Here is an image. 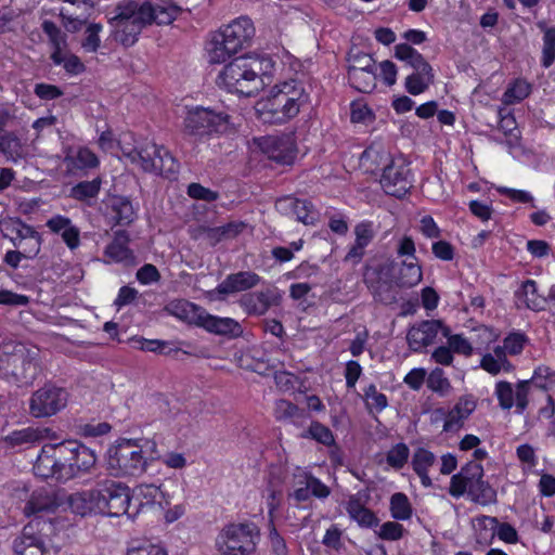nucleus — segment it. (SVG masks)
Instances as JSON below:
<instances>
[{
	"instance_id": "f257e3e1",
	"label": "nucleus",
	"mask_w": 555,
	"mask_h": 555,
	"mask_svg": "<svg viewBox=\"0 0 555 555\" xmlns=\"http://www.w3.org/2000/svg\"><path fill=\"white\" fill-rule=\"evenodd\" d=\"M116 14L109 18L115 28V39L125 47H131L138 41L142 29L155 22L168 25L178 16L177 5H153L150 2L139 4L134 1H122L116 9Z\"/></svg>"
},
{
	"instance_id": "f03ea898",
	"label": "nucleus",
	"mask_w": 555,
	"mask_h": 555,
	"mask_svg": "<svg viewBox=\"0 0 555 555\" xmlns=\"http://www.w3.org/2000/svg\"><path fill=\"white\" fill-rule=\"evenodd\" d=\"M275 62L268 54H246L233 59L219 73L217 81L231 93L255 95L271 76Z\"/></svg>"
},
{
	"instance_id": "7ed1b4c3",
	"label": "nucleus",
	"mask_w": 555,
	"mask_h": 555,
	"mask_svg": "<svg viewBox=\"0 0 555 555\" xmlns=\"http://www.w3.org/2000/svg\"><path fill=\"white\" fill-rule=\"evenodd\" d=\"M309 101L304 85L295 79L276 83L270 94L258 103L263 122L281 125L296 117L300 107Z\"/></svg>"
},
{
	"instance_id": "20e7f679",
	"label": "nucleus",
	"mask_w": 555,
	"mask_h": 555,
	"mask_svg": "<svg viewBox=\"0 0 555 555\" xmlns=\"http://www.w3.org/2000/svg\"><path fill=\"white\" fill-rule=\"evenodd\" d=\"M255 26L248 16H240L217 31L208 48L209 62L220 64L250 46Z\"/></svg>"
},
{
	"instance_id": "39448f33",
	"label": "nucleus",
	"mask_w": 555,
	"mask_h": 555,
	"mask_svg": "<svg viewBox=\"0 0 555 555\" xmlns=\"http://www.w3.org/2000/svg\"><path fill=\"white\" fill-rule=\"evenodd\" d=\"M385 160L380 177V185L386 194L402 198L413 185V175L409 163L402 156L390 157L383 149L370 146L363 152V157L375 160L377 157Z\"/></svg>"
},
{
	"instance_id": "423d86ee",
	"label": "nucleus",
	"mask_w": 555,
	"mask_h": 555,
	"mask_svg": "<svg viewBox=\"0 0 555 555\" xmlns=\"http://www.w3.org/2000/svg\"><path fill=\"white\" fill-rule=\"evenodd\" d=\"M122 154L146 172H154L167 179H176L180 164L163 145L146 141L133 149L122 147Z\"/></svg>"
},
{
	"instance_id": "0eeeda50",
	"label": "nucleus",
	"mask_w": 555,
	"mask_h": 555,
	"mask_svg": "<svg viewBox=\"0 0 555 555\" xmlns=\"http://www.w3.org/2000/svg\"><path fill=\"white\" fill-rule=\"evenodd\" d=\"M57 459L61 462L59 481L80 478L91 473L96 464L95 452L77 440H66L57 443Z\"/></svg>"
},
{
	"instance_id": "6e6552de",
	"label": "nucleus",
	"mask_w": 555,
	"mask_h": 555,
	"mask_svg": "<svg viewBox=\"0 0 555 555\" xmlns=\"http://www.w3.org/2000/svg\"><path fill=\"white\" fill-rule=\"evenodd\" d=\"M143 446L133 440H121L107 451V468L116 476H140L147 466Z\"/></svg>"
},
{
	"instance_id": "1a4fd4ad",
	"label": "nucleus",
	"mask_w": 555,
	"mask_h": 555,
	"mask_svg": "<svg viewBox=\"0 0 555 555\" xmlns=\"http://www.w3.org/2000/svg\"><path fill=\"white\" fill-rule=\"evenodd\" d=\"M259 539L256 524H231L222 530L218 546L227 555H249L256 550Z\"/></svg>"
},
{
	"instance_id": "9d476101",
	"label": "nucleus",
	"mask_w": 555,
	"mask_h": 555,
	"mask_svg": "<svg viewBox=\"0 0 555 555\" xmlns=\"http://www.w3.org/2000/svg\"><path fill=\"white\" fill-rule=\"evenodd\" d=\"M98 513L118 517L128 512L130 489L112 479H103L96 483Z\"/></svg>"
},
{
	"instance_id": "9b49d317",
	"label": "nucleus",
	"mask_w": 555,
	"mask_h": 555,
	"mask_svg": "<svg viewBox=\"0 0 555 555\" xmlns=\"http://www.w3.org/2000/svg\"><path fill=\"white\" fill-rule=\"evenodd\" d=\"M68 401V392L62 387L46 384L28 399V413L35 418H46L61 412Z\"/></svg>"
},
{
	"instance_id": "f8f14e48",
	"label": "nucleus",
	"mask_w": 555,
	"mask_h": 555,
	"mask_svg": "<svg viewBox=\"0 0 555 555\" xmlns=\"http://www.w3.org/2000/svg\"><path fill=\"white\" fill-rule=\"evenodd\" d=\"M38 356V350L27 349L22 344L14 347L7 363L11 376L18 386H29L38 377L40 373Z\"/></svg>"
},
{
	"instance_id": "ddd939ff",
	"label": "nucleus",
	"mask_w": 555,
	"mask_h": 555,
	"mask_svg": "<svg viewBox=\"0 0 555 555\" xmlns=\"http://www.w3.org/2000/svg\"><path fill=\"white\" fill-rule=\"evenodd\" d=\"M228 122V116L201 106L189 109L183 121V131L193 137L218 132Z\"/></svg>"
},
{
	"instance_id": "4468645a",
	"label": "nucleus",
	"mask_w": 555,
	"mask_h": 555,
	"mask_svg": "<svg viewBox=\"0 0 555 555\" xmlns=\"http://www.w3.org/2000/svg\"><path fill=\"white\" fill-rule=\"evenodd\" d=\"M259 147L268 158L282 165H292L297 155L295 138L292 133L266 135L259 139Z\"/></svg>"
},
{
	"instance_id": "2eb2a0df",
	"label": "nucleus",
	"mask_w": 555,
	"mask_h": 555,
	"mask_svg": "<svg viewBox=\"0 0 555 555\" xmlns=\"http://www.w3.org/2000/svg\"><path fill=\"white\" fill-rule=\"evenodd\" d=\"M450 327L440 320H426L410 327L406 334L408 345L417 352L423 348L437 343L439 335H449Z\"/></svg>"
},
{
	"instance_id": "dca6fc26",
	"label": "nucleus",
	"mask_w": 555,
	"mask_h": 555,
	"mask_svg": "<svg viewBox=\"0 0 555 555\" xmlns=\"http://www.w3.org/2000/svg\"><path fill=\"white\" fill-rule=\"evenodd\" d=\"M261 282V276L253 271L231 273L208 293L211 300H225L229 295L253 289Z\"/></svg>"
},
{
	"instance_id": "f3484780",
	"label": "nucleus",
	"mask_w": 555,
	"mask_h": 555,
	"mask_svg": "<svg viewBox=\"0 0 555 555\" xmlns=\"http://www.w3.org/2000/svg\"><path fill=\"white\" fill-rule=\"evenodd\" d=\"M528 380L517 383L515 389L512 384L506 380L498 382L495 385V396L498 398L499 405L503 410H509L515 405L516 412L518 414H522L528 406Z\"/></svg>"
},
{
	"instance_id": "a211bd4d",
	"label": "nucleus",
	"mask_w": 555,
	"mask_h": 555,
	"mask_svg": "<svg viewBox=\"0 0 555 555\" xmlns=\"http://www.w3.org/2000/svg\"><path fill=\"white\" fill-rule=\"evenodd\" d=\"M281 301V295L276 288H267L259 292H249L241 296L238 306L248 315H264L273 306Z\"/></svg>"
},
{
	"instance_id": "6ab92c4d",
	"label": "nucleus",
	"mask_w": 555,
	"mask_h": 555,
	"mask_svg": "<svg viewBox=\"0 0 555 555\" xmlns=\"http://www.w3.org/2000/svg\"><path fill=\"white\" fill-rule=\"evenodd\" d=\"M130 236L126 230L114 232L113 240L106 245L103 256L106 263H121L125 267L137 264V257L129 247Z\"/></svg>"
},
{
	"instance_id": "aec40b11",
	"label": "nucleus",
	"mask_w": 555,
	"mask_h": 555,
	"mask_svg": "<svg viewBox=\"0 0 555 555\" xmlns=\"http://www.w3.org/2000/svg\"><path fill=\"white\" fill-rule=\"evenodd\" d=\"M387 272L391 281L399 287H413L423 279V270L418 259L393 260L387 266Z\"/></svg>"
},
{
	"instance_id": "412c9836",
	"label": "nucleus",
	"mask_w": 555,
	"mask_h": 555,
	"mask_svg": "<svg viewBox=\"0 0 555 555\" xmlns=\"http://www.w3.org/2000/svg\"><path fill=\"white\" fill-rule=\"evenodd\" d=\"M276 208L283 214L295 216L297 221L307 225L314 224L319 218L318 211L307 199L285 196L278 199Z\"/></svg>"
},
{
	"instance_id": "4be33fe9",
	"label": "nucleus",
	"mask_w": 555,
	"mask_h": 555,
	"mask_svg": "<svg viewBox=\"0 0 555 555\" xmlns=\"http://www.w3.org/2000/svg\"><path fill=\"white\" fill-rule=\"evenodd\" d=\"M476 405V401L472 396L461 397L455 405L446 414L443 431H459L463 427L464 422L475 411Z\"/></svg>"
},
{
	"instance_id": "5701e85b",
	"label": "nucleus",
	"mask_w": 555,
	"mask_h": 555,
	"mask_svg": "<svg viewBox=\"0 0 555 555\" xmlns=\"http://www.w3.org/2000/svg\"><path fill=\"white\" fill-rule=\"evenodd\" d=\"M46 225L51 232L62 236L69 250L74 251L80 246V230L68 217L55 215L47 221Z\"/></svg>"
},
{
	"instance_id": "b1692460",
	"label": "nucleus",
	"mask_w": 555,
	"mask_h": 555,
	"mask_svg": "<svg viewBox=\"0 0 555 555\" xmlns=\"http://www.w3.org/2000/svg\"><path fill=\"white\" fill-rule=\"evenodd\" d=\"M57 443L42 448L34 464V473L36 476L43 479L54 478L59 481L61 462L57 459Z\"/></svg>"
},
{
	"instance_id": "393cba45",
	"label": "nucleus",
	"mask_w": 555,
	"mask_h": 555,
	"mask_svg": "<svg viewBox=\"0 0 555 555\" xmlns=\"http://www.w3.org/2000/svg\"><path fill=\"white\" fill-rule=\"evenodd\" d=\"M59 507V502L54 491L42 487L33 491L27 501L24 513L26 516L37 515L39 513H51Z\"/></svg>"
},
{
	"instance_id": "a878e982",
	"label": "nucleus",
	"mask_w": 555,
	"mask_h": 555,
	"mask_svg": "<svg viewBox=\"0 0 555 555\" xmlns=\"http://www.w3.org/2000/svg\"><path fill=\"white\" fill-rule=\"evenodd\" d=\"M39 522H29L23 529L22 535L14 541L15 555H44L43 541L36 533Z\"/></svg>"
},
{
	"instance_id": "bb28decb",
	"label": "nucleus",
	"mask_w": 555,
	"mask_h": 555,
	"mask_svg": "<svg viewBox=\"0 0 555 555\" xmlns=\"http://www.w3.org/2000/svg\"><path fill=\"white\" fill-rule=\"evenodd\" d=\"M107 209L116 225L128 227L138 217L137 208H134L132 202L126 196L113 195L109 197Z\"/></svg>"
},
{
	"instance_id": "cd10ccee",
	"label": "nucleus",
	"mask_w": 555,
	"mask_h": 555,
	"mask_svg": "<svg viewBox=\"0 0 555 555\" xmlns=\"http://www.w3.org/2000/svg\"><path fill=\"white\" fill-rule=\"evenodd\" d=\"M204 317L201 327H204L209 333L227 336L229 338H236L244 332L240 322L232 318L217 317L207 312Z\"/></svg>"
},
{
	"instance_id": "c85d7f7f",
	"label": "nucleus",
	"mask_w": 555,
	"mask_h": 555,
	"mask_svg": "<svg viewBox=\"0 0 555 555\" xmlns=\"http://www.w3.org/2000/svg\"><path fill=\"white\" fill-rule=\"evenodd\" d=\"M515 296L529 310L539 312L546 308L545 296L539 293L538 283L534 280L524 281L515 292Z\"/></svg>"
},
{
	"instance_id": "c756f323",
	"label": "nucleus",
	"mask_w": 555,
	"mask_h": 555,
	"mask_svg": "<svg viewBox=\"0 0 555 555\" xmlns=\"http://www.w3.org/2000/svg\"><path fill=\"white\" fill-rule=\"evenodd\" d=\"M273 414L278 422L292 423L296 426H301L309 418L305 409H300L285 399L275 401Z\"/></svg>"
},
{
	"instance_id": "7c9ffc66",
	"label": "nucleus",
	"mask_w": 555,
	"mask_h": 555,
	"mask_svg": "<svg viewBox=\"0 0 555 555\" xmlns=\"http://www.w3.org/2000/svg\"><path fill=\"white\" fill-rule=\"evenodd\" d=\"M346 512L360 527L373 528L379 522L376 515L370 508L365 507L361 499L357 495L349 496L346 503Z\"/></svg>"
},
{
	"instance_id": "2f4dec72",
	"label": "nucleus",
	"mask_w": 555,
	"mask_h": 555,
	"mask_svg": "<svg viewBox=\"0 0 555 555\" xmlns=\"http://www.w3.org/2000/svg\"><path fill=\"white\" fill-rule=\"evenodd\" d=\"M96 487L92 490L73 493L68 496V506L73 513L86 516L98 512Z\"/></svg>"
},
{
	"instance_id": "473e14b6",
	"label": "nucleus",
	"mask_w": 555,
	"mask_h": 555,
	"mask_svg": "<svg viewBox=\"0 0 555 555\" xmlns=\"http://www.w3.org/2000/svg\"><path fill=\"white\" fill-rule=\"evenodd\" d=\"M169 309L173 315L190 324L202 326L206 311L188 300H177L170 304Z\"/></svg>"
},
{
	"instance_id": "72a5a7b5",
	"label": "nucleus",
	"mask_w": 555,
	"mask_h": 555,
	"mask_svg": "<svg viewBox=\"0 0 555 555\" xmlns=\"http://www.w3.org/2000/svg\"><path fill=\"white\" fill-rule=\"evenodd\" d=\"M480 367L491 375H498L501 372L509 373L514 365L507 360L501 348H494L493 352H488L480 360Z\"/></svg>"
},
{
	"instance_id": "f704fd0d",
	"label": "nucleus",
	"mask_w": 555,
	"mask_h": 555,
	"mask_svg": "<svg viewBox=\"0 0 555 555\" xmlns=\"http://www.w3.org/2000/svg\"><path fill=\"white\" fill-rule=\"evenodd\" d=\"M50 431L51 429L43 427H26L12 431L7 436L5 440L13 447L34 443L47 438Z\"/></svg>"
},
{
	"instance_id": "c9c22d12",
	"label": "nucleus",
	"mask_w": 555,
	"mask_h": 555,
	"mask_svg": "<svg viewBox=\"0 0 555 555\" xmlns=\"http://www.w3.org/2000/svg\"><path fill=\"white\" fill-rule=\"evenodd\" d=\"M376 69L358 70L348 69L349 83L362 93H370L376 88Z\"/></svg>"
},
{
	"instance_id": "e433bc0d",
	"label": "nucleus",
	"mask_w": 555,
	"mask_h": 555,
	"mask_svg": "<svg viewBox=\"0 0 555 555\" xmlns=\"http://www.w3.org/2000/svg\"><path fill=\"white\" fill-rule=\"evenodd\" d=\"M539 28L543 31L541 64L543 67L548 68L555 60V26L547 27L545 24L540 23Z\"/></svg>"
},
{
	"instance_id": "4c0bfd02",
	"label": "nucleus",
	"mask_w": 555,
	"mask_h": 555,
	"mask_svg": "<svg viewBox=\"0 0 555 555\" xmlns=\"http://www.w3.org/2000/svg\"><path fill=\"white\" fill-rule=\"evenodd\" d=\"M102 180L95 178L91 181H81L74 185L70 190V196L80 202H87L95 198L101 190Z\"/></svg>"
},
{
	"instance_id": "58836bf2",
	"label": "nucleus",
	"mask_w": 555,
	"mask_h": 555,
	"mask_svg": "<svg viewBox=\"0 0 555 555\" xmlns=\"http://www.w3.org/2000/svg\"><path fill=\"white\" fill-rule=\"evenodd\" d=\"M34 228L31 225L26 224L18 218H9L0 221V232L2 236L5 238H11L13 236H25L33 235Z\"/></svg>"
},
{
	"instance_id": "ea45409f",
	"label": "nucleus",
	"mask_w": 555,
	"mask_h": 555,
	"mask_svg": "<svg viewBox=\"0 0 555 555\" xmlns=\"http://www.w3.org/2000/svg\"><path fill=\"white\" fill-rule=\"evenodd\" d=\"M412 506L408 496L397 492L390 498V514L396 520H408L412 517Z\"/></svg>"
},
{
	"instance_id": "a19ab883",
	"label": "nucleus",
	"mask_w": 555,
	"mask_h": 555,
	"mask_svg": "<svg viewBox=\"0 0 555 555\" xmlns=\"http://www.w3.org/2000/svg\"><path fill=\"white\" fill-rule=\"evenodd\" d=\"M66 163L76 169L95 168L99 166V158L88 147H80L75 155L66 157Z\"/></svg>"
},
{
	"instance_id": "79ce46f5",
	"label": "nucleus",
	"mask_w": 555,
	"mask_h": 555,
	"mask_svg": "<svg viewBox=\"0 0 555 555\" xmlns=\"http://www.w3.org/2000/svg\"><path fill=\"white\" fill-rule=\"evenodd\" d=\"M468 495L476 503L488 505L496 501V491L483 479L468 489Z\"/></svg>"
},
{
	"instance_id": "37998d69",
	"label": "nucleus",
	"mask_w": 555,
	"mask_h": 555,
	"mask_svg": "<svg viewBox=\"0 0 555 555\" xmlns=\"http://www.w3.org/2000/svg\"><path fill=\"white\" fill-rule=\"evenodd\" d=\"M531 91V86L524 79H516L503 93V102L507 105L518 103L526 99Z\"/></svg>"
},
{
	"instance_id": "c03bdc74",
	"label": "nucleus",
	"mask_w": 555,
	"mask_h": 555,
	"mask_svg": "<svg viewBox=\"0 0 555 555\" xmlns=\"http://www.w3.org/2000/svg\"><path fill=\"white\" fill-rule=\"evenodd\" d=\"M364 400L366 409L369 410L370 413H380L388 406L387 397L383 392H379L377 390L375 384H370L364 389Z\"/></svg>"
},
{
	"instance_id": "a18cd8bd",
	"label": "nucleus",
	"mask_w": 555,
	"mask_h": 555,
	"mask_svg": "<svg viewBox=\"0 0 555 555\" xmlns=\"http://www.w3.org/2000/svg\"><path fill=\"white\" fill-rule=\"evenodd\" d=\"M477 526L480 528L477 533V542L478 543H490L495 537V529L498 527L499 520L496 517L492 516H479L476 519Z\"/></svg>"
},
{
	"instance_id": "49530a36",
	"label": "nucleus",
	"mask_w": 555,
	"mask_h": 555,
	"mask_svg": "<svg viewBox=\"0 0 555 555\" xmlns=\"http://www.w3.org/2000/svg\"><path fill=\"white\" fill-rule=\"evenodd\" d=\"M427 387L441 397L449 395L452 389L451 383L444 376V372L440 367L434 369L427 377Z\"/></svg>"
},
{
	"instance_id": "de8ad7c7",
	"label": "nucleus",
	"mask_w": 555,
	"mask_h": 555,
	"mask_svg": "<svg viewBox=\"0 0 555 555\" xmlns=\"http://www.w3.org/2000/svg\"><path fill=\"white\" fill-rule=\"evenodd\" d=\"M302 438H311L324 446H333L335 443L332 430L319 422H312L309 429L301 435Z\"/></svg>"
},
{
	"instance_id": "09e8293b",
	"label": "nucleus",
	"mask_w": 555,
	"mask_h": 555,
	"mask_svg": "<svg viewBox=\"0 0 555 555\" xmlns=\"http://www.w3.org/2000/svg\"><path fill=\"white\" fill-rule=\"evenodd\" d=\"M409 456V447L404 442H399L387 452L386 462L390 467L399 470L408 463Z\"/></svg>"
},
{
	"instance_id": "8fccbe9b",
	"label": "nucleus",
	"mask_w": 555,
	"mask_h": 555,
	"mask_svg": "<svg viewBox=\"0 0 555 555\" xmlns=\"http://www.w3.org/2000/svg\"><path fill=\"white\" fill-rule=\"evenodd\" d=\"M447 343L453 353L462 354L464 357H470L474 353V347L469 339L464 337L462 334L444 335Z\"/></svg>"
},
{
	"instance_id": "3c124183",
	"label": "nucleus",
	"mask_w": 555,
	"mask_h": 555,
	"mask_svg": "<svg viewBox=\"0 0 555 555\" xmlns=\"http://www.w3.org/2000/svg\"><path fill=\"white\" fill-rule=\"evenodd\" d=\"M526 343L527 337L525 334L511 333L504 338L503 345L496 346V348H501L505 353V357H507V354L517 356L522 352Z\"/></svg>"
},
{
	"instance_id": "603ef678",
	"label": "nucleus",
	"mask_w": 555,
	"mask_h": 555,
	"mask_svg": "<svg viewBox=\"0 0 555 555\" xmlns=\"http://www.w3.org/2000/svg\"><path fill=\"white\" fill-rule=\"evenodd\" d=\"M435 462L436 456L431 451L425 448H418L413 454L412 467L415 473L428 472Z\"/></svg>"
},
{
	"instance_id": "864d4df0",
	"label": "nucleus",
	"mask_w": 555,
	"mask_h": 555,
	"mask_svg": "<svg viewBox=\"0 0 555 555\" xmlns=\"http://www.w3.org/2000/svg\"><path fill=\"white\" fill-rule=\"evenodd\" d=\"M395 56L406 62L413 69L418 63L424 61V56L408 43H400L395 47Z\"/></svg>"
},
{
	"instance_id": "5fc2aeb1",
	"label": "nucleus",
	"mask_w": 555,
	"mask_h": 555,
	"mask_svg": "<svg viewBox=\"0 0 555 555\" xmlns=\"http://www.w3.org/2000/svg\"><path fill=\"white\" fill-rule=\"evenodd\" d=\"M41 28L48 36L52 48L66 47V36L54 22L46 20L42 22Z\"/></svg>"
},
{
	"instance_id": "6e6d98bb",
	"label": "nucleus",
	"mask_w": 555,
	"mask_h": 555,
	"mask_svg": "<svg viewBox=\"0 0 555 555\" xmlns=\"http://www.w3.org/2000/svg\"><path fill=\"white\" fill-rule=\"evenodd\" d=\"M41 28L48 36L52 48L66 47V36L54 22L46 20L42 22Z\"/></svg>"
},
{
	"instance_id": "4d7b16f0",
	"label": "nucleus",
	"mask_w": 555,
	"mask_h": 555,
	"mask_svg": "<svg viewBox=\"0 0 555 555\" xmlns=\"http://www.w3.org/2000/svg\"><path fill=\"white\" fill-rule=\"evenodd\" d=\"M41 28L48 36L52 48L66 47V36L54 22L46 20L42 22Z\"/></svg>"
},
{
	"instance_id": "13d9d810",
	"label": "nucleus",
	"mask_w": 555,
	"mask_h": 555,
	"mask_svg": "<svg viewBox=\"0 0 555 555\" xmlns=\"http://www.w3.org/2000/svg\"><path fill=\"white\" fill-rule=\"evenodd\" d=\"M0 152L12 159L20 157L22 153V144L20 139L13 133L0 135Z\"/></svg>"
},
{
	"instance_id": "bf43d9fd",
	"label": "nucleus",
	"mask_w": 555,
	"mask_h": 555,
	"mask_svg": "<svg viewBox=\"0 0 555 555\" xmlns=\"http://www.w3.org/2000/svg\"><path fill=\"white\" fill-rule=\"evenodd\" d=\"M406 530L397 521H386L376 532L378 538L386 541H398L403 538Z\"/></svg>"
},
{
	"instance_id": "052dcab7",
	"label": "nucleus",
	"mask_w": 555,
	"mask_h": 555,
	"mask_svg": "<svg viewBox=\"0 0 555 555\" xmlns=\"http://www.w3.org/2000/svg\"><path fill=\"white\" fill-rule=\"evenodd\" d=\"M103 29V26L99 23L90 24L85 31V39L81 43L82 48L87 52H95L101 43L99 34Z\"/></svg>"
},
{
	"instance_id": "680f3d73",
	"label": "nucleus",
	"mask_w": 555,
	"mask_h": 555,
	"mask_svg": "<svg viewBox=\"0 0 555 555\" xmlns=\"http://www.w3.org/2000/svg\"><path fill=\"white\" fill-rule=\"evenodd\" d=\"M433 81L429 77H423L413 73L405 78L404 86L410 94L418 95L427 90Z\"/></svg>"
},
{
	"instance_id": "e2e57ef3",
	"label": "nucleus",
	"mask_w": 555,
	"mask_h": 555,
	"mask_svg": "<svg viewBox=\"0 0 555 555\" xmlns=\"http://www.w3.org/2000/svg\"><path fill=\"white\" fill-rule=\"evenodd\" d=\"M415 253V243L411 236L404 235L398 240L396 254L401 260H417Z\"/></svg>"
},
{
	"instance_id": "0e129e2a",
	"label": "nucleus",
	"mask_w": 555,
	"mask_h": 555,
	"mask_svg": "<svg viewBox=\"0 0 555 555\" xmlns=\"http://www.w3.org/2000/svg\"><path fill=\"white\" fill-rule=\"evenodd\" d=\"M461 473L464 476V480L467 483L468 489L482 480L483 468L482 465L477 462H469L462 467Z\"/></svg>"
},
{
	"instance_id": "69168bd1",
	"label": "nucleus",
	"mask_w": 555,
	"mask_h": 555,
	"mask_svg": "<svg viewBox=\"0 0 555 555\" xmlns=\"http://www.w3.org/2000/svg\"><path fill=\"white\" fill-rule=\"evenodd\" d=\"M188 195L194 199H201L205 202H215L219 197L218 192L205 188L199 183H191L188 186Z\"/></svg>"
},
{
	"instance_id": "338daca9",
	"label": "nucleus",
	"mask_w": 555,
	"mask_h": 555,
	"mask_svg": "<svg viewBox=\"0 0 555 555\" xmlns=\"http://www.w3.org/2000/svg\"><path fill=\"white\" fill-rule=\"evenodd\" d=\"M135 278L141 284L149 285L157 283L160 280V273L154 264L146 263L137 271Z\"/></svg>"
},
{
	"instance_id": "774afa93",
	"label": "nucleus",
	"mask_w": 555,
	"mask_h": 555,
	"mask_svg": "<svg viewBox=\"0 0 555 555\" xmlns=\"http://www.w3.org/2000/svg\"><path fill=\"white\" fill-rule=\"evenodd\" d=\"M127 555H168L167 551L156 544L145 543L129 547Z\"/></svg>"
}]
</instances>
